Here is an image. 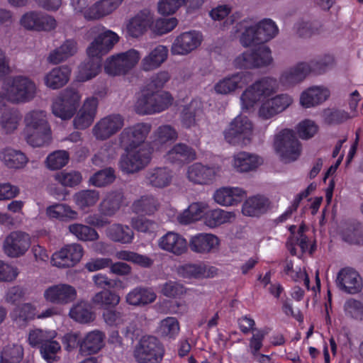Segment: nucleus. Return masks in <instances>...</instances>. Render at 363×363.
<instances>
[{
	"label": "nucleus",
	"mask_w": 363,
	"mask_h": 363,
	"mask_svg": "<svg viewBox=\"0 0 363 363\" xmlns=\"http://www.w3.org/2000/svg\"><path fill=\"white\" fill-rule=\"evenodd\" d=\"M279 29L276 23L265 18L255 26L247 27L242 33L240 43L244 47L256 46L244 52L234 60V65L240 69L266 67L272 62L270 48L264 43L274 38Z\"/></svg>",
	"instance_id": "obj_1"
},
{
	"label": "nucleus",
	"mask_w": 363,
	"mask_h": 363,
	"mask_svg": "<svg viewBox=\"0 0 363 363\" xmlns=\"http://www.w3.org/2000/svg\"><path fill=\"white\" fill-rule=\"evenodd\" d=\"M151 125L140 123L123 129L119 143L126 152L119 162L122 172L133 174L144 169L150 162L153 147L144 141L150 132Z\"/></svg>",
	"instance_id": "obj_2"
},
{
	"label": "nucleus",
	"mask_w": 363,
	"mask_h": 363,
	"mask_svg": "<svg viewBox=\"0 0 363 363\" xmlns=\"http://www.w3.org/2000/svg\"><path fill=\"white\" fill-rule=\"evenodd\" d=\"M27 143L33 147L48 145L51 141V129L43 111H32L24 118Z\"/></svg>",
	"instance_id": "obj_3"
},
{
	"label": "nucleus",
	"mask_w": 363,
	"mask_h": 363,
	"mask_svg": "<svg viewBox=\"0 0 363 363\" xmlns=\"http://www.w3.org/2000/svg\"><path fill=\"white\" fill-rule=\"evenodd\" d=\"M334 62L333 55H325L318 60L311 61V64L298 62L281 75L280 82L284 86L294 85L302 82L311 72L319 74L324 73L333 65Z\"/></svg>",
	"instance_id": "obj_4"
},
{
	"label": "nucleus",
	"mask_w": 363,
	"mask_h": 363,
	"mask_svg": "<svg viewBox=\"0 0 363 363\" xmlns=\"http://www.w3.org/2000/svg\"><path fill=\"white\" fill-rule=\"evenodd\" d=\"M4 92H0V101L25 103L34 98L35 85L28 77L16 76L4 83Z\"/></svg>",
	"instance_id": "obj_5"
},
{
	"label": "nucleus",
	"mask_w": 363,
	"mask_h": 363,
	"mask_svg": "<svg viewBox=\"0 0 363 363\" xmlns=\"http://www.w3.org/2000/svg\"><path fill=\"white\" fill-rule=\"evenodd\" d=\"M165 354V347L161 340L150 335L140 337L133 350L137 363H161Z\"/></svg>",
	"instance_id": "obj_6"
},
{
	"label": "nucleus",
	"mask_w": 363,
	"mask_h": 363,
	"mask_svg": "<svg viewBox=\"0 0 363 363\" xmlns=\"http://www.w3.org/2000/svg\"><path fill=\"white\" fill-rule=\"evenodd\" d=\"M173 100L168 91L143 92L137 99L135 111L140 115L161 113L172 104Z\"/></svg>",
	"instance_id": "obj_7"
},
{
	"label": "nucleus",
	"mask_w": 363,
	"mask_h": 363,
	"mask_svg": "<svg viewBox=\"0 0 363 363\" xmlns=\"http://www.w3.org/2000/svg\"><path fill=\"white\" fill-rule=\"evenodd\" d=\"M274 148L285 162L296 160L301 152V143L291 129H284L276 135Z\"/></svg>",
	"instance_id": "obj_8"
},
{
	"label": "nucleus",
	"mask_w": 363,
	"mask_h": 363,
	"mask_svg": "<svg viewBox=\"0 0 363 363\" xmlns=\"http://www.w3.org/2000/svg\"><path fill=\"white\" fill-rule=\"evenodd\" d=\"M277 80L272 77H263L247 88L240 96L243 108L248 109L261 100L275 91Z\"/></svg>",
	"instance_id": "obj_9"
},
{
	"label": "nucleus",
	"mask_w": 363,
	"mask_h": 363,
	"mask_svg": "<svg viewBox=\"0 0 363 363\" xmlns=\"http://www.w3.org/2000/svg\"><path fill=\"white\" fill-rule=\"evenodd\" d=\"M140 58V52L135 49L112 55L106 61L105 72L111 76L125 74L138 64Z\"/></svg>",
	"instance_id": "obj_10"
},
{
	"label": "nucleus",
	"mask_w": 363,
	"mask_h": 363,
	"mask_svg": "<svg viewBox=\"0 0 363 363\" xmlns=\"http://www.w3.org/2000/svg\"><path fill=\"white\" fill-rule=\"evenodd\" d=\"M252 123L245 116L239 115L235 117L224 130V138L229 144L245 145L251 140Z\"/></svg>",
	"instance_id": "obj_11"
},
{
	"label": "nucleus",
	"mask_w": 363,
	"mask_h": 363,
	"mask_svg": "<svg viewBox=\"0 0 363 363\" xmlns=\"http://www.w3.org/2000/svg\"><path fill=\"white\" fill-rule=\"evenodd\" d=\"M123 0H99L92 6L84 9L86 0H71L74 9L83 12L84 17L88 20H98L111 14L122 4Z\"/></svg>",
	"instance_id": "obj_12"
},
{
	"label": "nucleus",
	"mask_w": 363,
	"mask_h": 363,
	"mask_svg": "<svg viewBox=\"0 0 363 363\" xmlns=\"http://www.w3.org/2000/svg\"><path fill=\"white\" fill-rule=\"evenodd\" d=\"M80 95L73 88H67L53 102V114L62 120H68L74 116L79 107Z\"/></svg>",
	"instance_id": "obj_13"
},
{
	"label": "nucleus",
	"mask_w": 363,
	"mask_h": 363,
	"mask_svg": "<svg viewBox=\"0 0 363 363\" xmlns=\"http://www.w3.org/2000/svg\"><path fill=\"white\" fill-rule=\"evenodd\" d=\"M83 254L84 249L79 244L67 245L52 255L51 262L59 268L72 267L81 260Z\"/></svg>",
	"instance_id": "obj_14"
},
{
	"label": "nucleus",
	"mask_w": 363,
	"mask_h": 363,
	"mask_svg": "<svg viewBox=\"0 0 363 363\" xmlns=\"http://www.w3.org/2000/svg\"><path fill=\"white\" fill-rule=\"evenodd\" d=\"M21 25L29 30L50 31L56 28V20L42 12L29 11L22 16Z\"/></svg>",
	"instance_id": "obj_15"
},
{
	"label": "nucleus",
	"mask_w": 363,
	"mask_h": 363,
	"mask_svg": "<svg viewBox=\"0 0 363 363\" xmlns=\"http://www.w3.org/2000/svg\"><path fill=\"white\" fill-rule=\"evenodd\" d=\"M124 125V119L120 114H111L98 121L92 129L94 137L105 140L118 132Z\"/></svg>",
	"instance_id": "obj_16"
},
{
	"label": "nucleus",
	"mask_w": 363,
	"mask_h": 363,
	"mask_svg": "<svg viewBox=\"0 0 363 363\" xmlns=\"http://www.w3.org/2000/svg\"><path fill=\"white\" fill-rule=\"evenodd\" d=\"M253 79L252 74L249 71H241L228 76L215 85V91L221 94H228L236 89H242Z\"/></svg>",
	"instance_id": "obj_17"
},
{
	"label": "nucleus",
	"mask_w": 363,
	"mask_h": 363,
	"mask_svg": "<svg viewBox=\"0 0 363 363\" xmlns=\"http://www.w3.org/2000/svg\"><path fill=\"white\" fill-rule=\"evenodd\" d=\"M30 246L28 234L23 232H12L4 242V250L10 257H18L24 255Z\"/></svg>",
	"instance_id": "obj_18"
},
{
	"label": "nucleus",
	"mask_w": 363,
	"mask_h": 363,
	"mask_svg": "<svg viewBox=\"0 0 363 363\" xmlns=\"http://www.w3.org/2000/svg\"><path fill=\"white\" fill-rule=\"evenodd\" d=\"M292 98L281 94L262 102L258 114L262 119H269L286 110L292 103Z\"/></svg>",
	"instance_id": "obj_19"
},
{
	"label": "nucleus",
	"mask_w": 363,
	"mask_h": 363,
	"mask_svg": "<svg viewBox=\"0 0 363 363\" xmlns=\"http://www.w3.org/2000/svg\"><path fill=\"white\" fill-rule=\"evenodd\" d=\"M202 40V35L199 32H184L175 38L171 47V52L173 55H187L197 48Z\"/></svg>",
	"instance_id": "obj_20"
},
{
	"label": "nucleus",
	"mask_w": 363,
	"mask_h": 363,
	"mask_svg": "<svg viewBox=\"0 0 363 363\" xmlns=\"http://www.w3.org/2000/svg\"><path fill=\"white\" fill-rule=\"evenodd\" d=\"M220 171L218 165L207 166L196 162L189 167L187 171L188 179L198 184H211L216 179Z\"/></svg>",
	"instance_id": "obj_21"
},
{
	"label": "nucleus",
	"mask_w": 363,
	"mask_h": 363,
	"mask_svg": "<svg viewBox=\"0 0 363 363\" xmlns=\"http://www.w3.org/2000/svg\"><path fill=\"white\" fill-rule=\"evenodd\" d=\"M336 284L341 291L350 294H357L363 286L359 273L350 267H345L339 271Z\"/></svg>",
	"instance_id": "obj_22"
},
{
	"label": "nucleus",
	"mask_w": 363,
	"mask_h": 363,
	"mask_svg": "<svg viewBox=\"0 0 363 363\" xmlns=\"http://www.w3.org/2000/svg\"><path fill=\"white\" fill-rule=\"evenodd\" d=\"M152 23L153 13L144 9L129 20L126 26L127 33L130 37L138 38L150 28Z\"/></svg>",
	"instance_id": "obj_23"
},
{
	"label": "nucleus",
	"mask_w": 363,
	"mask_h": 363,
	"mask_svg": "<svg viewBox=\"0 0 363 363\" xmlns=\"http://www.w3.org/2000/svg\"><path fill=\"white\" fill-rule=\"evenodd\" d=\"M77 296V291L71 285L60 284L48 287L44 292L45 298L53 303L67 304Z\"/></svg>",
	"instance_id": "obj_24"
},
{
	"label": "nucleus",
	"mask_w": 363,
	"mask_h": 363,
	"mask_svg": "<svg viewBox=\"0 0 363 363\" xmlns=\"http://www.w3.org/2000/svg\"><path fill=\"white\" fill-rule=\"evenodd\" d=\"M118 39V35L109 30L99 34L88 47L87 55H97L102 58L112 49Z\"/></svg>",
	"instance_id": "obj_25"
},
{
	"label": "nucleus",
	"mask_w": 363,
	"mask_h": 363,
	"mask_svg": "<svg viewBox=\"0 0 363 363\" xmlns=\"http://www.w3.org/2000/svg\"><path fill=\"white\" fill-rule=\"evenodd\" d=\"M98 105L99 101L96 97L86 99L73 121L75 128L84 130L91 125L96 115Z\"/></svg>",
	"instance_id": "obj_26"
},
{
	"label": "nucleus",
	"mask_w": 363,
	"mask_h": 363,
	"mask_svg": "<svg viewBox=\"0 0 363 363\" xmlns=\"http://www.w3.org/2000/svg\"><path fill=\"white\" fill-rule=\"evenodd\" d=\"M218 269L204 264H184L177 269V274L184 279H202L215 277Z\"/></svg>",
	"instance_id": "obj_27"
},
{
	"label": "nucleus",
	"mask_w": 363,
	"mask_h": 363,
	"mask_svg": "<svg viewBox=\"0 0 363 363\" xmlns=\"http://www.w3.org/2000/svg\"><path fill=\"white\" fill-rule=\"evenodd\" d=\"M196 158L195 150L185 143L175 144L166 154L165 159L169 162L182 166Z\"/></svg>",
	"instance_id": "obj_28"
},
{
	"label": "nucleus",
	"mask_w": 363,
	"mask_h": 363,
	"mask_svg": "<svg viewBox=\"0 0 363 363\" xmlns=\"http://www.w3.org/2000/svg\"><path fill=\"white\" fill-rule=\"evenodd\" d=\"M105 337L104 333L99 330L89 332L81 340L79 353L83 356L98 353L104 346Z\"/></svg>",
	"instance_id": "obj_29"
},
{
	"label": "nucleus",
	"mask_w": 363,
	"mask_h": 363,
	"mask_svg": "<svg viewBox=\"0 0 363 363\" xmlns=\"http://www.w3.org/2000/svg\"><path fill=\"white\" fill-rule=\"evenodd\" d=\"M158 245L160 249L175 255H181L187 250L186 239L172 231H169L162 236L159 240Z\"/></svg>",
	"instance_id": "obj_30"
},
{
	"label": "nucleus",
	"mask_w": 363,
	"mask_h": 363,
	"mask_svg": "<svg viewBox=\"0 0 363 363\" xmlns=\"http://www.w3.org/2000/svg\"><path fill=\"white\" fill-rule=\"evenodd\" d=\"M246 192L239 187H222L216 190L213 198L221 206H235L241 202Z\"/></svg>",
	"instance_id": "obj_31"
},
{
	"label": "nucleus",
	"mask_w": 363,
	"mask_h": 363,
	"mask_svg": "<svg viewBox=\"0 0 363 363\" xmlns=\"http://www.w3.org/2000/svg\"><path fill=\"white\" fill-rule=\"evenodd\" d=\"M87 55L88 59L79 67L77 79L79 82H86L95 77L101 69L102 58L97 55Z\"/></svg>",
	"instance_id": "obj_32"
},
{
	"label": "nucleus",
	"mask_w": 363,
	"mask_h": 363,
	"mask_svg": "<svg viewBox=\"0 0 363 363\" xmlns=\"http://www.w3.org/2000/svg\"><path fill=\"white\" fill-rule=\"evenodd\" d=\"M269 201L262 196L248 198L243 203L242 212L245 216L258 217L265 213L269 207Z\"/></svg>",
	"instance_id": "obj_33"
},
{
	"label": "nucleus",
	"mask_w": 363,
	"mask_h": 363,
	"mask_svg": "<svg viewBox=\"0 0 363 363\" xmlns=\"http://www.w3.org/2000/svg\"><path fill=\"white\" fill-rule=\"evenodd\" d=\"M174 177L172 169L168 167H155L147 173V180L153 187L162 189L170 185Z\"/></svg>",
	"instance_id": "obj_34"
},
{
	"label": "nucleus",
	"mask_w": 363,
	"mask_h": 363,
	"mask_svg": "<svg viewBox=\"0 0 363 363\" xmlns=\"http://www.w3.org/2000/svg\"><path fill=\"white\" fill-rule=\"evenodd\" d=\"M70 74L71 69L67 65L55 67L46 74L45 84L52 89H58L67 83Z\"/></svg>",
	"instance_id": "obj_35"
},
{
	"label": "nucleus",
	"mask_w": 363,
	"mask_h": 363,
	"mask_svg": "<svg viewBox=\"0 0 363 363\" xmlns=\"http://www.w3.org/2000/svg\"><path fill=\"white\" fill-rule=\"evenodd\" d=\"M219 243L216 235L207 233H198L191 237L189 246L192 251L203 253L208 252Z\"/></svg>",
	"instance_id": "obj_36"
},
{
	"label": "nucleus",
	"mask_w": 363,
	"mask_h": 363,
	"mask_svg": "<svg viewBox=\"0 0 363 363\" xmlns=\"http://www.w3.org/2000/svg\"><path fill=\"white\" fill-rule=\"evenodd\" d=\"M168 49L164 45H157L148 55L145 56L141 62L144 71H150L159 67L167 58Z\"/></svg>",
	"instance_id": "obj_37"
},
{
	"label": "nucleus",
	"mask_w": 363,
	"mask_h": 363,
	"mask_svg": "<svg viewBox=\"0 0 363 363\" xmlns=\"http://www.w3.org/2000/svg\"><path fill=\"white\" fill-rule=\"evenodd\" d=\"M106 234L111 240L121 244H130L134 239L132 228L128 225L119 223L110 225L106 230Z\"/></svg>",
	"instance_id": "obj_38"
},
{
	"label": "nucleus",
	"mask_w": 363,
	"mask_h": 363,
	"mask_svg": "<svg viewBox=\"0 0 363 363\" xmlns=\"http://www.w3.org/2000/svg\"><path fill=\"white\" fill-rule=\"evenodd\" d=\"M77 51V43L73 39L66 40L59 48L52 50L48 57L50 63L57 65L73 56Z\"/></svg>",
	"instance_id": "obj_39"
},
{
	"label": "nucleus",
	"mask_w": 363,
	"mask_h": 363,
	"mask_svg": "<svg viewBox=\"0 0 363 363\" xmlns=\"http://www.w3.org/2000/svg\"><path fill=\"white\" fill-rule=\"evenodd\" d=\"M155 299L156 295L153 291L142 287L135 288L126 296L127 303L132 306H145L154 302Z\"/></svg>",
	"instance_id": "obj_40"
},
{
	"label": "nucleus",
	"mask_w": 363,
	"mask_h": 363,
	"mask_svg": "<svg viewBox=\"0 0 363 363\" xmlns=\"http://www.w3.org/2000/svg\"><path fill=\"white\" fill-rule=\"evenodd\" d=\"M0 158L11 169L23 168L28 162V158L24 153L12 148H6L1 151Z\"/></svg>",
	"instance_id": "obj_41"
},
{
	"label": "nucleus",
	"mask_w": 363,
	"mask_h": 363,
	"mask_svg": "<svg viewBox=\"0 0 363 363\" xmlns=\"http://www.w3.org/2000/svg\"><path fill=\"white\" fill-rule=\"evenodd\" d=\"M123 199V195L121 192L114 191L108 194L100 203V212L104 216L114 215L120 208Z\"/></svg>",
	"instance_id": "obj_42"
},
{
	"label": "nucleus",
	"mask_w": 363,
	"mask_h": 363,
	"mask_svg": "<svg viewBox=\"0 0 363 363\" xmlns=\"http://www.w3.org/2000/svg\"><path fill=\"white\" fill-rule=\"evenodd\" d=\"M259 157L246 152H240L234 156V167L240 172L255 169L259 165Z\"/></svg>",
	"instance_id": "obj_43"
},
{
	"label": "nucleus",
	"mask_w": 363,
	"mask_h": 363,
	"mask_svg": "<svg viewBox=\"0 0 363 363\" xmlns=\"http://www.w3.org/2000/svg\"><path fill=\"white\" fill-rule=\"evenodd\" d=\"M160 206L158 200L152 196H143L132 204V210L135 213L154 214Z\"/></svg>",
	"instance_id": "obj_44"
},
{
	"label": "nucleus",
	"mask_w": 363,
	"mask_h": 363,
	"mask_svg": "<svg viewBox=\"0 0 363 363\" xmlns=\"http://www.w3.org/2000/svg\"><path fill=\"white\" fill-rule=\"evenodd\" d=\"M35 315V308L28 303L17 306L11 313L13 320L21 326L33 320Z\"/></svg>",
	"instance_id": "obj_45"
},
{
	"label": "nucleus",
	"mask_w": 363,
	"mask_h": 363,
	"mask_svg": "<svg viewBox=\"0 0 363 363\" xmlns=\"http://www.w3.org/2000/svg\"><path fill=\"white\" fill-rule=\"evenodd\" d=\"M47 215L51 218L61 221L75 219L77 213L65 203H56L47 208Z\"/></svg>",
	"instance_id": "obj_46"
},
{
	"label": "nucleus",
	"mask_w": 363,
	"mask_h": 363,
	"mask_svg": "<svg viewBox=\"0 0 363 363\" xmlns=\"http://www.w3.org/2000/svg\"><path fill=\"white\" fill-rule=\"evenodd\" d=\"M180 330L178 320L174 317H167L162 320L157 328V333L164 338L174 340Z\"/></svg>",
	"instance_id": "obj_47"
},
{
	"label": "nucleus",
	"mask_w": 363,
	"mask_h": 363,
	"mask_svg": "<svg viewBox=\"0 0 363 363\" xmlns=\"http://www.w3.org/2000/svg\"><path fill=\"white\" fill-rule=\"evenodd\" d=\"M202 110L194 107V101L185 106L181 113L180 120L182 127L189 129L195 127L199 121Z\"/></svg>",
	"instance_id": "obj_48"
},
{
	"label": "nucleus",
	"mask_w": 363,
	"mask_h": 363,
	"mask_svg": "<svg viewBox=\"0 0 363 363\" xmlns=\"http://www.w3.org/2000/svg\"><path fill=\"white\" fill-rule=\"evenodd\" d=\"M99 199V194L96 190H82L74 195L76 205L82 210L94 206Z\"/></svg>",
	"instance_id": "obj_49"
},
{
	"label": "nucleus",
	"mask_w": 363,
	"mask_h": 363,
	"mask_svg": "<svg viewBox=\"0 0 363 363\" xmlns=\"http://www.w3.org/2000/svg\"><path fill=\"white\" fill-rule=\"evenodd\" d=\"M232 216V213L222 209L210 210L204 214V223L208 227L215 228L229 222Z\"/></svg>",
	"instance_id": "obj_50"
},
{
	"label": "nucleus",
	"mask_w": 363,
	"mask_h": 363,
	"mask_svg": "<svg viewBox=\"0 0 363 363\" xmlns=\"http://www.w3.org/2000/svg\"><path fill=\"white\" fill-rule=\"evenodd\" d=\"M204 206L201 203H191L186 210L178 216V220L181 224H190L204 218Z\"/></svg>",
	"instance_id": "obj_51"
},
{
	"label": "nucleus",
	"mask_w": 363,
	"mask_h": 363,
	"mask_svg": "<svg viewBox=\"0 0 363 363\" xmlns=\"http://www.w3.org/2000/svg\"><path fill=\"white\" fill-rule=\"evenodd\" d=\"M120 297L110 290L104 289L96 293L92 298V302L104 309L114 308L118 304Z\"/></svg>",
	"instance_id": "obj_52"
},
{
	"label": "nucleus",
	"mask_w": 363,
	"mask_h": 363,
	"mask_svg": "<svg viewBox=\"0 0 363 363\" xmlns=\"http://www.w3.org/2000/svg\"><path fill=\"white\" fill-rule=\"evenodd\" d=\"M117 257L121 260L133 262L143 268H149L152 267L154 263L153 259L148 256L128 250H121L118 252Z\"/></svg>",
	"instance_id": "obj_53"
},
{
	"label": "nucleus",
	"mask_w": 363,
	"mask_h": 363,
	"mask_svg": "<svg viewBox=\"0 0 363 363\" xmlns=\"http://www.w3.org/2000/svg\"><path fill=\"white\" fill-rule=\"evenodd\" d=\"M69 232L82 241H95L99 239L97 231L83 224L74 223L69 226Z\"/></svg>",
	"instance_id": "obj_54"
},
{
	"label": "nucleus",
	"mask_w": 363,
	"mask_h": 363,
	"mask_svg": "<svg viewBox=\"0 0 363 363\" xmlns=\"http://www.w3.org/2000/svg\"><path fill=\"white\" fill-rule=\"evenodd\" d=\"M178 138L176 129L170 125H162L154 133L153 143L155 145H163L168 142L175 141Z\"/></svg>",
	"instance_id": "obj_55"
},
{
	"label": "nucleus",
	"mask_w": 363,
	"mask_h": 363,
	"mask_svg": "<svg viewBox=\"0 0 363 363\" xmlns=\"http://www.w3.org/2000/svg\"><path fill=\"white\" fill-rule=\"evenodd\" d=\"M23 357V350L18 345H7L1 352L0 363H19Z\"/></svg>",
	"instance_id": "obj_56"
},
{
	"label": "nucleus",
	"mask_w": 363,
	"mask_h": 363,
	"mask_svg": "<svg viewBox=\"0 0 363 363\" xmlns=\"http://www.w3.org/2000/svg\"><path fill=\"white\" fill-rule=\"evenodd\" d=\"M115 171L111 167L101 169L94 173L89 179V182L96 187H102L114 182Z\"/></svg>",
	"instance_id": "obj_57"
},
{
	"label": "nucleus",
	"mask_w": 363,
	"mask_h": 363,
	"mask_svg": "<svg viewBox=\"0 0 363 363\" xmlns=\"http://www.w3.org/2000/svg\"><path fill=\"white\" fill-rule=\"evenodd\" d=\"M344 241L350 243L359 245L363 242V232L362 225L359 223H353L347 225L342 233Z\"/></svg>",
	"instance_id": "obj_58"
},
{
	"label": "nucleus",
	"mask_w": 363,
	"mask_h": 363,
	"mask_svg": "<svg viewBox=\"0 0 363 363\" xmlns=\"http://www.w3.org/2000/svg\"><path fill=\"white\" fill-rule=\"evenodd\" d=\"M69 316L81 323H89L93 320V313L85 303L74 305L70 309Z\"/></svg>",
	"instance_id": "obj_59"
},
{
	"label": "nucleus",
	"mask_w": 363,
	"mask_h": 363,
	"mask_svg": "<svg viewBox=\"0 0 363 363\" xmlns=\"http://www.w3.org/2000/svg\"><path fill=\"white\" fill-rule=\"evenodd\" d=\"M69 155L65 150H57L50 153L46 158L48 169H60L65 167L69 161Z\"/></svg>",
	"instance_id": "obj_60"
},
{
	"label": "nucleus",
	"mask_w": 363,
	"mask_h": 363,
	"mask_svg": "<svg viewBox=\"0 0 363 363\" xmlns=\"http://www.w3.org/2000/svg\"><path fill=\"white\" fill-rule=\"evenodd\" d=\"M43 358L48 363L57 359V353L60 350V343L52 339H48L39 348Z\"/></svg>",
	"instance_id": "obj_61"
},
{
	"label": "nucleus",
	"mask_w": 363,
	"mask_h": 363,
	"mask_svg": "<svg viewBox=\"0 0 363 363\" xmlns=\"http://www.w3.org/2000/svg\"><path fill=\"white\" fill-rule=\"evenodd\" d=\"M178 24L176 18H158L155 21H153L150 29L154 33L158 35L166 34L174 30Z\"/></svg>",
	"instance_id": "obj_62"
},
{
	"label": "nucleus",
	"mask_w": 363,
	"mask_h": 363,
	"mask_svg": "<svg viewBox=\"0 0 363 363\" xmlns=\"http://www.w3.org/2000/svg\"><path fill=\"white\" fill-rule=\"evenodd\" d=\"M132 225L136 230L150 235L154 234L158 228L156 222L143 216L133 218Z\"/></svg>",
	"instance_id": "obj_63"
},
{
	"label": "nucleus",
	"mask_w": 363,
	"mask_h": 363,
	"mask_svg": "<svg viewBox=\"0 0 363 363\" xmlns=\"http://www.w3.org/2000/svg\"><path fill=\"white\" fill-rule=\"evenodd\" d=\"M19 117L16 111H5L2 113L1 123L6 133H10L18 127Z\"/></svg>",
	"instance_id": "obj_64"
}]
</instances>
